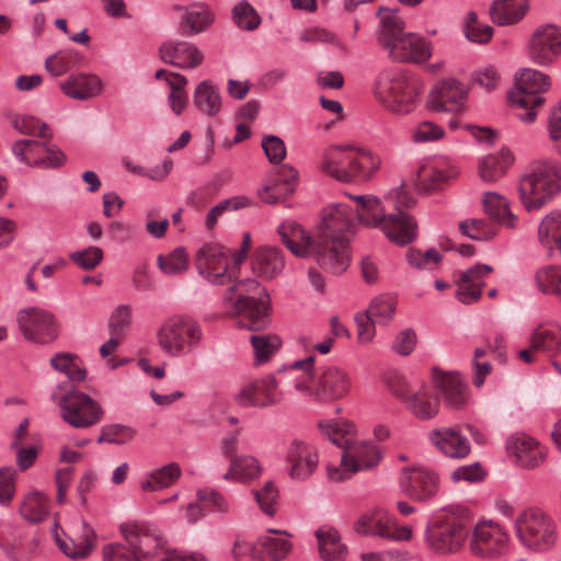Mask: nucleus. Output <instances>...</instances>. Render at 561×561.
<instances>
[{
    "label": "nucleus",
    "mask_w": 561,
    "mask_h": 561,
    "mask_svg": "<svg viewBox=\"0 0 561 561\" xmlns=\"http://www.w3.org/2000/svg\"><path fill=\"white\" fill-rule=\"evenodd\" d=\"M263 468L260 461L251 455L232 457L229 470L224 474L225 480L249 482L261 476Z\"/></svg>",
    "instance_id": "obj_41"
},
{
    "label": "nucleus",
    "mask_w": 561,
    "mask_h": 561,
    "mask_svg": "<svg viewBox=\"0 0 561 561\" xmlns=\"http://www.w3.org/2000/svg\"><path fill=\"white\" fill-rule=\"evenodd\" d=\"M48 139H21L12 145L13 154L30 167L58 168L66 159L64 152L47 145Z\"/></svg>",
    "instance_id": "obj_17"
},
{
    "label": "nucleus",
    "mask_w": 561,
    "mask_h": 561,
    "mask_svg": "<svg viewBox=\"0 0 561 561\" xmlns=\"http://www.w3.org/2000/svg\"><path fill=\"white\" fill-rule=\"evenodd\" d=\"M249 248H199L196 268L209 283L224 285L236 277V272L248 256Z\"/></svg>",
    "instance_id": "obj_10"
},
{
    "label": "nucleus",
    "mask_w": 561,
    "mask_h": 561,
    "mask_svg": "<svg viewBox=\"0 0 561 561\" xmlns=\"http://www.w3.org/2000/svg\"><path fill=\"white\" fill-rule=\"evenodd\" d=\"M136 435L133 427L123 424L104 425L98 437V443L123 445L131 440Z\"/></svg>",
    "instance_id": "obj_59"
},
{
    "label": "nucleus",
    "mask_w": 561,
    "mask_h": 561,
    "mask_svg": "<svg viewBox=\"0 0 561 561\" xmlns=\"http://www.w3.org/2000/svg\"><path fill=\"white\" fill-rule=\"evenodd\" d=\"M20 513L30 523H41L48 515L47 496L38 491L30 492L20 505Z\"/></svg>",
    "instance_id": "obj_47"
},
{
    "label": "nucleus",
    "mask_w": 561,
    "mask_h": 561,
    "mask_svg": "<svg viewBox=\"0 0 561 561\" xmlns=\"http://www.w3.org/2000/svg\"><path fill=\"white\" fill-rule=\"evenodd\" d=\"M434 383L439 397L447 407L460 409L467 403L469 399L468 388L458 374L435 375Z\"/></svg>",
    "instance_id": "obj_32"
},
{
    "label": "nucleus",
    "mask_w": 561,
    "mask_h": 561,
    "mask_svg": "<svg viewBox=\"0 0 561 561\" xmlns=\"http://www.w3.org/2000/svg\"><path fill=\"white\" fill-rule=\"evenodd\" d=\"M319 427L323 435H325L333 444L344 449L346 440H353L355 435V425L345 420L330 421L327 423H319Z\"/></svg>",
    "instance_id": "obj_52"
},
{
    "label": "nucleus",
    "mask_w": 561,
    "mask_h": 561,
    "mask_svg": "<svg viewBox=\"0 0 561 561\" xmlns=\"http://www.w3.org/2000/svg\"><path fill=\"white\" fill-rule=\"evenodd\" d=\"M405 257L408 263L416 268L431 270L442 261L440 253L434 248H430L424 252L416 248H410Z\"/></svg>",
    "instance_id": "obj_62"
},
{
    "label": "nucleus",
    "mask_w": 561,
    "mask_h": 561,
    "mask_svg": "<svg viewBox=\"0 0 561 561\" xmlns=\"http://www.w3.org/2000/svg\"><path fill=\"white\" fill-rule=\"evenodd\" d=\"M561 55V27L545 24L537 27L528 41L529 59L541 67L551 66Z\"/></svg>",
    "instance_id": "obj_18"
},
{
    "label": "nucleus",
    "mask_w": 561,
    "mask_h": 561,
    "mask_svg": "<svg viewBox=\"0 0 561 561\" xmlns=\"http://www.w3.org/2000/svg\"><path fill=\"white\" fill-rule=\"evenodd\" d=\"M356 233V224L347 206L334 204L322 211L321 222L317 227L316 238L320 241L346 245Z\"/></svg>",
    "instance_id": "obj_15"
},
{
    "label": "nucleus",
    "mask_w": 561,
    "mask_h": 561,
    "mask_svg": "<svg viewBox=\"0 0 561 561\" xmlns=\"http://www.w3.org/2000/svg\"><path fill=\"white\" fill-rule=\"evenodd\" d=\"M193 104L201 113L209 117L216 116L222 105L218 87L209 80L198 83L193 94Z\"/></svg>",
    "instance_id": "obj_37"
},
{
    "label": "nucleus",
    "mask_w": 561,
    "mask_h": 561,
    "mask_svg": "<svg viewBox=\"0 0 561 561\" xmlns=\"http://www.w3.org/2000/svg\"><path fill=\"white\" fill-rule=\"evenodd\" d=\"M202 335V329L195 320L186 316H172L157 331V341L164 354L178 357L192 352Z\"/></svg>",
    "instance_id": "obj_11"
},
{
    "label": "nucleus",
    "mask_w": 561,
    "mask_h": 561,
    "mask_svg": "<svg viewBox=\"0 0 561 561\" xmlns=\"http://www.w3.org/2000/svg\"><path fill=\"white\" fill-rule=\"evenodd\" d=\"M250 340L253 346L255 365L268 362L282 345L280 339L274 334H253Z\"/></svg>",
    "instance_id": "obj_51"
},
{
    "label": "nucleus",
    "mask_w": 561,
    "mask_h": 561,
    "mask_svg": "<svg viewBox=\"0 0 561 561\" xmlns=\"http://www.w3.org/2000/svg\"><path fill=\"white\" fill-rule=\"evenodd\" d=\"M214 21L211 11L202 3L184 9L181 15V27L184 34H197L206 30Z\"/></svg>",
    "instance_id": "obj_42"
},
{
    "label": "nucleus",
    "mask_w": 561,
    "mask_h": 561,
    "mask_svg": "<svg viewBox=\"0 0 561 561\" xmlns=\"http://www.w3.org/2000/svg\"><path fill=\"white\" fill-rule=\"evenodd\" d=\"M298 185V172L289 164H282L275 171L271 181L260 192L264 203H280L290 196Z\"/></svg>",
    "instance_id": "obj_27"
},
{
    "label": "nucleus",
    "mask_w": 561,
    "mask_h": 561,
    "mask_svg": "<svg viewBox=\"0 0 561 561\" xmlns=\"http://www.w3.org/2000/svg\"><path fill=\"white\" fill-rule=\"evenodd\" d=\"M485 213L499 225L506 228H515L517 216L510 209L507 199L496 193H485L483 197Z\"/></svg>",
    "instance_id": "obj_43"
},
{
    "label": "nucleus",
    "mask_w": 561,
    "mask_h": 561,
    "mask_svg": "<svg viewBox=\"0 0 561 561\" xmlns=\"http://www.w3.org/2000/svg\"><path fill=\"white\" fill-rule=\"evenodd\" d=\"M520 542L535 551L550 550L557 542V527L552 519L539 508H527L515 520Z\"/></svg>",
    "instance_id": "obj_12"
},
{
    "label": "nucleus",
    "mask_w": 561,
    "mask_h": 561,
    "mask_svg": "<svg viewBox=\"0 0 561 561\" xmlns=\"http://www.w3.org/2000/svg\"><path fill=\"white\" fill-rule=\"evenodd\" d=\"M407 407L417 419L430 420L437 415L439 403L433 397L431 388L421 385L407 401Z\"/></svg>",
    "instance_id": "obj_39"
},
{
    "label": "nucleus",
    "mask_w": 561,
    "mask_h": 561,
    "mask_svg": "<svg viewBox=\"0 0 561 561\" xmlns=\"http://www.w3.org/2000/svg\"><path fill=\"white\" fill-rule=\"evenodd\" d=\"M51 398L60 408L62 420L72 427L87 428L103 419L104 411L99 402L73 387L61 396L55 391Z\"/></svg>",
    "instance_id": "obj_13"
},
{
    "label": "nucleus",
    "mask_w": 561,
    "mask_h": 561,
    "mask_svg": "<svg viewBox=\"0 0 561 561\" xmlns=\"http://www.w3.org/2000/svg\"><path fill=\"white\" fill-rule=\"evenodd\" d=\"M493 27L482 23L476 12H469L463 21V33L468 41L476 44H485L493 36Z\"/></svg>",
    "instance_id": "obj_55"
},
{
    "label": "nucleus",
    "mask_w": 561,
    "mask_h": 561,
    "mask_svg": "<svg viewBox=\"0 0 561 561\" xmlns=\"http://www.w3.org/2000/svg\"><path fill=\"white\" fill-rule=\"evenodd\" d=\"M457 175V167L449 160L440 158L419 169L415 185L420 191L431 193L439 190L446 182Z\"/></svg>",
    "instance_id": "obj_25"
},
{
    "label": "nucleus",
    "mask_w": 561,
    "mask_h": 561,
    "mask_svg": "<svg viewBox=\"0 0 561 561\" xmlns=\"http://www.w3.org/2000/svg\"><path fill=\"white\" fill-rule=\"evenodd\" d=\"M533 348L542 352H561V328L557 324H539L529 337Z\"/></svg>",
    "instance_id": "obj_45"
},
{
    "label": "nucleus",
    "mask_w": 561,
    "mask_h": 561,
    "mask_svg": "<svg viewBox=\"0 0 561 561\" xmlns=\"http://www.w3.org/2000/svg\"><path fill=\"white\" fill-rule=\"evenodd\" d=\"M319 553L323 561H343L347 549L341 542L340 535L334 528H320L316 531Z\"/></svg>",
    "instance_id": "obj_40"
},
{
    "label": "nucleus",
    "mask_w": 561,
    "mask_h": 561,
    "mask_svg": "<svg viewBox=\"0 0 561 561\" xmlns=\"http://www.w3.org/2000/svg\"><path fill=\"white\" fill-rule=\"evenodd\" d=\"M59 88L68 98L84 101L100 95L104 84L98 75L80 72L71 75L60 82Z\"/></svg>",
    "instance_id": "obj_30"
},
{
    "label": "nucleus",
    "mask_w": 561,
    "mask_h": 561,
    "mask_svg": "<svg viewBox=\"0 0 561 561\" xmlns=\"http://www.w3.org/2000/svg\"><path fill=\"white\" fill-rule=\"evenodd\" d=\"M428 437L431 443L447 457L461 459L470 454L469 440L456 428L442 427L433 430Z\"/></svg>",
    "instance_id": "obj_31"
},
{
    "label": "nucleus",
    "mask_w": 561,
    "mask_h": 561,
    "mask_svg": "<svg viewBox=\"0 0 561 561\" xmlns=\"http://www.w3.org/2000/svg\"><path fill=\"white\" fill-rule=\"evenodd\" d=\"M158 266L169 275L178 274L185 271L190 265V255L186 248H173L167 253L159 254Z\"/></svg>",
    "instance_id": "obj_53"
},
{
    "label": "nucleus",
    "mask_w": 561,
    "mask_h": 561,
    "mask_svg": "<svg viewBox=\"0 0 561 561\" xmlns=\"http://www.w3.org/2000/svg\"><path fill=\"white\" fill-rule=\"evenodd\" d=\"M356 202L358 220L369 227L378 228L389 241L405 245L416 240L417 225L413 217L404 213L411 208L414 199L402 187L390 191L385 204L374 195H348Z\"/></svg>",
    "instance_id": "obj_1"
},
{
    "label": "nucleus",
    "mask_w": 561,
    "mask_h": 561,
    "mask_svg": "<svg viewBox=\"0 0 561 561\" xmlns=\"http://www.w3.org/2000/svg\"><path fill=\"white\" fill-rule=\"evenodd\" d=\"M560 192L561 164L551 161L535 164L518 185L520 202L528 211L542 208Z\"/></svg>",
    "instance_id": "obj_8"
},
{
    "label": "nucleus",
    "mask_w": 561,
    "mask_h": 561,
    "mask_svg": "<svg viewBox=\"0 0 561 561\" xmlns=\"http://www.w3.org/2000/svg\"><path fill=\"white\" fill-rule=\"evenodd\" d=\"M473 515L461 505L443 508L427 526L425 541L427 547L443 556L457 554L468 548Z\"/></svg>",
    "instance_id": "obj_4"
},
{
    "label": "nucleus",
    "mask_w": 561,
    "mask_h": 561,
    "mask_svg": "<svg viewBox=\"0 0 561 561\" xmlns=\"http://www.w3.org/2000/svg\"><path fill=\"white\" fill-rule=\"evenodd\" d=\"M131 324V309L127 305L117 306L110 316L108 329L111 335L123 337Z\"/></svg>",
    "instance_id": "obj_63"
},
{
    "label": "nucleus",
    "mask_w": 561,
    "mask_h": 561,
    "mask_svg": "<svg viewBox=\"0 0 561 561\" xmlns=\"http://www.w3.org/2000/svg\"><path fill=\"white\" fill-rule=\"evenodd\" d=\"M159 56L165 64L181 69H195L204 61V54L193 43L186 41H168L159 48Z\"/></svg>",
    "instance_id": "obj_24"
},
{
    "label": "nucleus",
    "mask_w": 561,
    "mask_h": 561,
    "mask_svg": "<svg viewBox=\"0 0 561 561\" xmlns=\"http://www.w3.org/2000/svg\"><path fill=\"white\" fill-rule=\"evenodd\" d=\"M170 79V95L169 104L174 114L180 115L187 105V94L184 87L187 84V79L183 75L169 77Z\"/></svg>",
    "instance_id": "obj_60"
},
{
    "label": "nucleus",
    "mask_w": 561,
    "mask_h": 561,
    "mask_svg": "<svg viewBox=\"0 0 561 561\" xmlns=\"http://www.w3.org/2000/svg\"><path fill=\"white\" fill-rule=\"evenodd\" d=\"M468 96V89L456 79H445L431 91L430 107L435 112L459 114Z\"/></svg>",
    "instance_id": "obj_22"
},
{
    "label": "nucleus",
    "mask_w": 561,
    "mask_h": 561,
    "mask_svg": "<svg viewBox=\"0 0 561 561\" xmlns=\"http://www.w3.org/2000/svg\"><path fill=\"white\" fill-rule=\"evenodd\" d=\"M285 374L294 378V388L318 403H333L346 398L353 388L351 374L336 365L314 368V356L294 362Z\"/></svg>",
    "instance_id": "obj_2"
},
{
    "label": "nucleus",
    "mask_w": 561,
    "mask_h": 561,
    "mask_svg": "<svg viewBox=\"0 0 561 561\" xmlns=\"http://www.w3.org/2000/svg\"><path fill=\"white\" fill-rule=\"evenodd\" d=\"M343 463L351 466V471H366L376 467L382 456L374 444L366 440H346L343 449Z\"/></svg>",
    "instance_id": "obj_29"
},
{
    "label": "nucleus",
    "mask_w": 561,
    "mask_h": 561,
    "mask_svg": "<svg viewBox=\"0 0 561 561\" xmlns=\"http://www.w3.org/2000/svg\"><path fill=\"white\" fill-rule=\"evenodd\" d=\"M277 233L284 245H318L316 236L295 220L283 221L277 227Z\"/></svg>",
    "instance_id": "obj_46"
},
{
    "label": "nucleus",
    "mask_w": 561,
    "mask_h": 561,
    "mask_svg": "<svg viewBox=\"0 0 561 561\" xmlns=\"http://www.w3.org/2000/svg\"><path fill=\"white\" fill-rule=\"evenodd\" d=\"M381 164L369 149L355 145H337L325 149L319 162L320 170L339 182L367 181Z\"/></svg>",
    "instance_id": "obj_3"
},
{
    "label": "nucleus",
    "mask_w": 561,
    "mask_h": 561,
    "mask_svg": "<svg viewBox=\"0 0 561 561\" xmlns=\"http://www.w3.org/2000/svg\"><path fill=\"white\" fill-rule=\"evenodd\" d=\"M350 248H289L297 257H313L319 265L335 274L345 272L351 263Z\"/></svg>",
    "instance_id": "obj_28"
},
{
    "label": "nucleus",
    "mask_w": 561,
    "mask_h": 561,
    "mask_svg": "<svg viewBox=\"0 0 561 561\" xmlns=\"http://www.w3.org/2000/svg\"><path fill=\"white\" fill-rule=\"evenodd\" d=\"M283 397L276 377L267 375L244 385L234 396V401L242 408L265 409L279 404Z\"/></svg>",
    "instance_id": "obj_16"
},
{
    "label": "nucleus",
    "mask_w": 561,
    "mask_h": 561,
    "mask_svg": "<svg viewBox=\"0 0 561 561\" xmlns=\"http://www.w3.org/2000/svg\"><path fill=\"white\" fill-rule=\"evenodd\" d=\"M19 328L23 335L36 343H49L58 335L54 316L41 308L31 307L18 313Z\"/></svg>",
    "instance_id": "obj_19"
},
{
    "label": "nucleus",
    "mask_w": 561,
    "mask_h": 561,
    "mask_svg": "<svg viewBox=\"0 0 561 561\" xmlns=\"http://www.w3.org/2000/svg\"><path fill=\"white\" fill-rule=\"evenodd\" d=\"M182 474L176 462H170L159 469L152 470L147 479L142 480L140 488L145 492H154L172 485Z\"/></svg>",
    "instance_id": "obj_44"
},
{
    "label": "nucleus",
    "mask_w": 561,
    "mask_h": 561,
    "mask_svg": "<svg viewBox=\"0 0 561 561\" xmlns=\"http://www.w3.org/2000/svg\"><path fill=\"white\" fill-rule=\"evenodd\" d=\"M12 125L19 133L27 136L41 139H49L51 136L48 126L34 116L15 115L12 119Z\"/></svg>",
    "instance_id": "obj_58"
},
{
    "label": "nucleus",
    "mask_w": 561,
    "mask_h": 561,
    "mask_svg": "<svg viewBox=\"0 0 561 561\" xmlns=\"http://www.w3.org/2000/svg\"><path fill=\"white\" fill-rule=\"evenodd\" d=\"M122 534L127 545L141 561L156 556L158 549L162 548L159 537L142 530L137 525H123Z\"/></svg>",
    "instance_id": "obj_33"
},
{
    "label": "nucleus",
    "mask_w": 561,
    "mask_h": 561,
    "mask_svg": "<svg viewBox=\"0 0 561 561\" xmlns=\"http://www.w3.org/2000/svg\"><path fill=\"white\" fill-rule=\"evenodd\" d=\"M528 9V0H494L490 16L497 25H513L526 15Z\"/></svg>",
    "instance_id": "obj_35"
},
{
    "label": "nucleus",
    "mask_w": 561,
    "mask_h": 561,
    "mask_svg": "<svg viewBox=\"0 0 561 561\" xmlns=\"http://www.w3.org/2000/svg\"><path fill=\"white\" fill-rule=\"evenodd\" d=\"M50 365L57 371L64 373L71 381H82L87 370L79 357L72 353L61 352L50 358Z\"/></svg>",
    "instance_id": "obj_48"
},
{
    "label": "nucleus",
    "mask_w": 561,
    "mask_h": 561,
    "mask_svg": "<svg viewBox=\"0 0 561 561\" xmlns=\"http://www.w3.org/2000/svg\"><path fill=\"white\" fill-rule=\"evenodd\" d=\"M224 302L230 305L233 312L241 317L242 328L260 331L271 323L268 295L253 278L231 285L224 295Z\"/></svg>",
    "instance_id": "obj_6"
},
{
    "label": "nucleus",
    "mask_w": 561,
    "mask_h": 561,
    "mask_svg": "<svg viewBox=\"0 0 561 561\" xmlns=\"http://www.w3.org/2000/svg\"><path fill=\"white\" fill-rule=\"evenodd\" d=\"M506 448L515 456L517 463L526 469L538 467L547 457V449L538 440L523 433L511 435Z\"/></svg>",
    "instance_id": "obj_26"
},
{
    "label": "nucleus",
    "mask_w": 561,
    "mask_h": 561,
    "mask_svg": "<svg viewBox=\"0 0 561 561\" xmlns=\"http://www.w3.org/2000/svg\"><path fill=\"white\" fill-rule=\"evenodd\" d=\"M255 500L261 510L268 516H273L276 512L278 503V490L274 482L268 481L261 490L254 491Z\"/></svg>",
    "instance_id": "obj_64"
},
{
    "label": "nucleus",
    "mask_w": 561,
    "mask_h": 561,
    "mask_svg": "<svg viewBox=\"0 0 561 561\" xmlns=\"http://www.w3.org/2000/svg\"><path fill=\"white\" fill-rule=\"evenodd\" d=\"M510 536L505 528L493 520L471 524L468 551L476 558L495 560L508 551Z\"/></svg>",
    "instance_id": "obj_14"
},
{
    "label": "nucleus",
    "mask_w": 561,
    "mask_h": 561,
    "mask_svg": "<svg viewBox=\"0 0 561 561\" xmlns=\"http://www.w3.org/2000/svg\"><path fill=\"white\" fill-rule=\"evenodd\" d=\"M538 238L543 245H561V210L551 211L541 219Z\"/></svg>",
    "instance_id": "obj_50"
},
{
    "label": "nucleus",
    "mask_w": 561,
    "mask_h": 561,
    "mask_svg": "<svg viewBox=\"0 0 561 561\" xmlns=\"http://www.w3.org/2000/svg\"><path fill=\"white\" fill-rule=\"evenodd\" d=\"M551 88V78L533 68H524L515 75V89L510 93L513 106L524 111L518 113V118L531 124L537 117L536 110L546 102L542 96Z\"/></svg>",
    "instance_id": "obj_9"
},
{
    "label": "nucleus",
    "mask_w": 561,
    "mask_h": 561,
    "mask_svg": "<svg viewBox=\"0 0 561 561\" xmlns=\"http://www.w3.org/2000/svg\"><path fill=\"white\" fill-rule=\"evenodd\" d=\"M82 58V55L76 50H62L49 56L46 59L45 68L53 76L59 77L79 65Z\"/></svg>",
    "instance_id": "obj_54"
},
{
    "label": "nucleus",
    "mask_w": 561,
    "mask_h": 561,
    "mask_svg": "<svg viewBox=\"0 0 561 561\" xmlns=\"http://www.w3.org/2000/svg\"><path fill=\"white\" fill-rule=\"evenodd\" d=\"M232 20L239 28L249 32L256 30L262 21L257 11L247 0H242L234 5Z\"/></svg>",
    "instance_id": "obj_56"
},
{
    "label": "nucleus",
    "mask_w": 561,
    "mask_h": 561,
    "mask_svg": "<svg viewBox=\"0 0 561 561\" xmlns=\"http://www.w3.org/2000/svg\"><path fill=\"white\" fill-rule=\"evenodd\" d=\"M398 299L391 294H381L369 304L366 312L379 324H388L394 317Z\"/></svg>",
    "instance_id": "obj_49"
},
{
    "label": "nucleus",
    "mask_w": 561,
    "mask_h": 561,
    "mask_svg": "<svg viewBox=\"0 0 561 561\" xmlns=\"http://www.w3.org/2000/svg\"><path fill=\"white\" fill-rule=\"evenodd\" d=\"M512 152L503 148L499 153L483 157L479 162V175L484 182H493L502 178L513 164Z\"/></svg>",
    "instance_id": "obj_38"
},
{
    "label": "nucleus",
    "mask_w": 561,
    "mask_h": 561,
    "mask_svg": "<svg viewBox=\"0 0 561 561\" xmlns=\"http://www.w3.org/2000/svg\"><path fill=\"white\" fill-rule=\"evenodd\" d=\"M356 533L377 536L390 540H409L412 530L408 526H398L393 518L380 508L365 513L354 525Z\"/></svg>",
    "instance_id": "obj_20"
},
{
    "label": "nucleus",
    "mask_w": 561,
    "mask_h": 561,
    "mask_svg": "<svg viewBox=\"0 0 561 561\" xmlns=\"http://www.w3.org/2000/svg\"><path fill=\"white\" fill-rule=\"evenodd\" d=\"M421 94L416 79L398 68L385 69L376 78L374 95L389 112L404 115L414 111Z\"/></svg>",
    "instance_id": "obj_7"
},
{
    "label": "nucleus",
    "mask_w": 561,
    "mask_h": 561,
    "mask_svg": "<svg viewBox=\"0 0 561 561\" xmlns=\"http://www.w3.org/2000/svg\"><path fill=\"white\" fill-rule=\"evenodd\" d=\"M381 31L379 43L394 61H426L431 57L430 44L415 33L404 32V22L396 10H379Z\"/></svg>",
    "instance_id": "obj_5"
},
{
    "label": "nucleus",
    "mask_w": 561,
    "mask_h": 561,
    "mask_svg": "<svg viewBox=\"0 0 561 561\" xmlns=\"http://www.w3.org/2000/svg\"><path fill=\"white\" fill-rule=\"evenodd\" d=\"M459 231L472 241L483 242L496 233V228L485 220L470 219L459 224Z\"/></svg>",
    "instance_id": "obj_57"
},
{
    "label": "nucleus",
    "mask_w": 561,
    "mask_h": 561,
    "mask_svg": "<svg viewBox=\"0 0 561 561\" xmlns=\"http://www.w3.org/2000/svg\"><path fill=\"white\" fill-rule=\"evenodd\" d=\"M400 485L409 497L426 501L437 493L439 479L434 471L424 467L405 468L400 476Z\"/></svg>",
    "instance_id": "obj_23"
},
{
    "label": "nucleus",
    "mask_w": 561,
    "mask_h": 561,
    "mask_svg": "<svg viewBox=\"0 0 561 561\" xmlns=\"http://www.w3.org/2000/svg\"><path fill=\"white\" fill-rule=\"evenodd\" d=\"M286 462L289 467L290 478L297 481H305L318 469V449L306 440L295 438L287 447Z\"/></svg>",
    "instance_id": "obj_21"
},
{
    "label": "nucleus",
    "mask_w": 561,
    "mask_h": 561,
    "mask_svg": "<svg viewBox=\"0 0 561 561\" xmlns=\"http://www.w3.org/2000/svg\"><path fill=\"white\" fill-rule=\"evenodd\" d=\"M561 279V272L556 266H543L537 271L535 275V282L538 289L542 294L552 295L553 293H560L559 284Z\"/></svg>",
    "instance_id": "obj_61"
},
{
    "label": "nucleus",
    "mask_w": 561,
    "mask_h": 561,
    "mask_svg": "<svg viewBox=\"0 0 561 561\" xmlns=\"http://www.w3.org/2000/svg\"><path fill=\"white\" fill-rule=\"evenodd\" d=\"M255 275L264 279L278 276L285 267V259L277 248H257L251 260Z\"/></svg>",
    "instance_id": "obj_34"
},
{
    "label": "nucleus",
    "mask_w": 561,
    "mask_h": 561,
    "mask_svg": "<svg viewBox=\"0 0 561 561\" xmlns=\"http://www.w3.org/2000/svg\"><path fill=\"white\" fill-rule=\"evenodd\" d=\"M291 548V542L285 538L263 536L253 543L252 561H280Z\"/></svg>",
    "instance_id": "obj_36"
}]
</instances>
